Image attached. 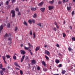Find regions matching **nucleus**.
I'll return each mask as SVG.
<instances>
[{"mask_svg":"<svg viewBox=\"0 0 75 75\" xmlns=\"http://www.w3.org/2000/svg\"><path fill=\"white\" fill-rule=\"evenodd\" d=\"M1 62H0V64ZM3 68V65L2 64H1L0 65V68Z\"/></svg>","mask_w":75,"mask_h":75,"instance_id":"obj_37","label":"nucleus"},{"mask_svg":"<svg viewBox=\"0 0 75 75\" xmlns=\"http://www.w3.org/2000/svg\"><path fill=\"white\" fill-rule=\"evenodd\" d=\"M8 40L9 41H11V38H8Z\"/></svg>","mask_w":75,"mask_h":75,"instance_id":"obj_53","label":"nucleus"},{"mask_svg":"<svg viewBox=\"0 0 75 75\" xmlns=\"http://www.w3.org/2000/svg\"><path fill=\"white\" fill-rule=\"evenodd\" d=\"M4 37L5 38H7V37H8V35L7 33H6L5 35L4 36Z\"/></svg>","mask_w":75,"mask_h":75,"instance_id":"obj_14","label":"nucleus"},{"mask_svg":"<svg viewBox=\"0 0 75 75\" xmlns=\"http://www.w3.org/2000/svg\"><path fill=\"white\" fill-rule=\"evenodd\" d=\"M32 23H35V21L34 19L32 20Z\"/></svg>","mask_w":75,"mask_h":75,"instance_id":"obj_43","label":"nucleus"},{"mask_svg":"<svg viewBox=\"0 0 75 75\" xmlns=\"http://www.w3.org/2000/svg\"><path fill=\"white\" fill-rule=\"evenodd\" d=\"M63 36V37H65L66 36V34L64 33H62Z\"/></svg>","mask_w":75,"mask_h":75,"instance_id":"obj_29","label":"nucleus"},{"mask_svg":"<svg viewBox=\"0 0 75 75\" xmlns=\"http://www.w3.org/2000/svg\"><path fill=\"white\" fill-rule=\"evenodd\" d=\"M65 72H66V71H65V70H62V74H65Z\"/></svg>","mask_w":75,"mask_h":75,"instance_id":"obj_13","label":"nucleus"},{"mask_svg":"<svg viewBox=\"0 0 75 75\" xmlns=\"http://www.w3.org/2000/svg\"><path fill=\"white\" fill-rule=\"evenodd\" d=\"M3 25H1L0 26V30H3Z\"/></svg>","mask_w":75,"mask_h":75,"instance_id":"obj_12","label":"nucleus"},{"mask_svg":"<svg viewBox=\"0 0 75 75\" xmlns=\"http://www.w3.org/2000/svg\"><path fill=\"white\" fill-rule=\"evenodd\" d=\"M24 58H25V55H23L22 57L21 60V62H23V60H24Z\"/></svg>","mask_w":75,"mask_h":75,"instance_id":"obj_5","label":"nucleus"},{"mask_svg":"<svg viewBox=\"0 0 75 75\" xmlns=\"http://www.w3.org/2000/svg\"><path fill=\"white\" fill-rule=\"evenodd\" d=\"M23 44H21V47H23Z\"/></svg>","mask_w":75,"mask_h":75,"instance_id":"obj_60","label":"nucleus"},{"mask_svg":"<svg viewBox=\"0 0 75 75\" xmlns=\"http://www.w3.org/2000/svg\"><path fill=\"white\" fill-rule=\"evenodd\" d=\"M0 69H2V71H4V72L5 71H6V69L5 68H0Z\"/></svg>","mask_w":75,"mask_h":75,"instance_id":"obj_24","label":"nucleus"},{"mask_svg":"<svg viewBox=\"0 0 75 75\" xmlns=\"http://www.w3.org/2000/svg\"><path fill=\"white\" fill-rule=\"evenodd\" d=\"M45 54H46V55H48L50 54V52H49L47 50H45Z\"/></svg>","mask_w":75,"mask_h":75,"instance_id":"obj_6","label":"nucleus"},{"mask_svg":"<svg viewBox=\"0 0 75 75\" xmlns=\"http://www.w3.org/2000/svg\"><path fill=\"white\" fill-rule=\"evenodd\" d=\"M28 57L27 56H26L25 57V60H27L28 59Z\"/></svg>","mask_w":75,"mask_h":75,"instance_id":"obj_45","label":"nucleus"},{"mask_svg":"<svg viewBox=\"0 0 75 75\" xmlns=\"http://www.w3.org/2000/svg\"><path fill=\"white\" fill-rule=\"evenodd\" d=\"M23 24H24V25H26V26H27L28 25H27V23L25 21H24L23 22Z\"/></svg>","mask_w":75,"mask_h":75,"instance_id":"obj_18","label":"nucleus"},{"mask_svg":"<svg viewBox=\"0 0 75 75\" xmlns=\"http://www.w3.org/2000/svg\"><path fill=\"white\" fill-rule=\"evenodd\" d=\"M7 26L8 28H10V23H7Z\"/></svg>","mask_w":75,"mask_h":75,"instance_id":"obj_22","label":"nucleus"},{"mask_svg":"<svg viewBox=\"0 0 75 75\" xmlns=\"http://www.w3.org/2000/svg\"><path fill=\"white\" fill-rule=\"evenodd\" d=\"M11 12V13L12 14V17H15V16H16L15 11L14 10H12Z\"/></svg>","mask_w":75,"mask_h":75,"instance_id":"obj_1","label":"nucleus"},{"mask_svg":"<svg viewBox=\"0 0 75 75\" xmlns=\"http://www.w3.org/2000/svg\"><path fill=\"white\" fill-rule=\"evenodd\" d=\"M69 28H70L71 30H72V26H70L69 27Z\"/></svg>","mask_w":75,"mask_h":75,"instance_id":"obj_51","label":"nucleus"},{"mask_svg":"<svg viewBox=\"0 0 75 75\" xmlns=\"http://www.w3.org/2000/svg\"><path fill=\"white\" fill-rule=\"evenodd\" d=\"M33 38H35V32L33 33Z\"/></svg>","mask_w":75,"mask_h":75,"instance_id":"obj_30","label":"nucleus"},{"mask_svg":"<svg viewBox=\"0 0 75 75\" xmlns=\"http://www.w3.org/2000/svg\"><path fill=\"white\" fill-rule=\"evenodd\" d=\"M43 71H47V69H46V68H44L43 69Z\"/></svg>","mask_w":75,"mask_h":75,"instance_id":"obj_40","label":"nucleus"},{"mask_svg":"<svg viewBox=\"0 0 75 75\" xmlns=\"http://www.w3.org/2000/svg\"><path fill=\"white\" fill-rule=\"evenodd\" d=\"M63 3H65L66 1H65V0H62Z\"/></svg>","mask_w":75,"mask_h":75,"instance_id":"obj_59","label":"nucleus"},{"mask_svg":"<svg viewBox=\"0 0 75 75\" xmlns=\"http://www.w3.org/2000/svg\"><path fill=\"white\" fill-rule=\"evenodd\" d=\"M14 65H15V66H17V67H19L20 68L21 67L17 63V62H15L14 63Z\"/></svg>","mask_w":75,"mask_h":75,"instance_id":"obj_8","label":"nucleus"},{"mask_svg":"<svg viewBox=\"0 0 75 75\" xmlns=\"http://www.w3.org/2000/svg\"><path fill=\"white\" fill-rule=\"evenodd\" d=\"M72 40L73 41H75V38H72Z\"/></svg>","mask_w":75,"mask_h":75,"instance_id":"obj_42","label":"nucleus"},{"mask_svg":"<svg viewBox=\"0 0 75 75\" xmlns=\"http://www.w3.org/2000/svg\"><path fill=\"white\" fill-rule=\"evenodd\" d=\"M43 4V2H41V3H40L38 4V5L39 6H42Z\"/></svg>","mask_w":75,"mask_h":75,"instance_id":"obj_10","label":"nucleus"},{"mask_svg":"<svg viewBox=\"0 0 75 75\" xmlns=\"http://www.w3.org/2000/svg\"><path fill=\"white\" fill-rule=\"evenodd\" d=\"M36 16H37V15L36 13H35L33 16V18H35V17H36Z\"/></svg>","mask_w":75,"mask_h":75,"instance_id":"obj_35","label":"nucleus"},{"mask_svg":"<svg viewBox=\"0 0 75 75\" xmlns=\"http://www.w3.org/2000/svg\"><path fill=\"white\" fill-rule=\"evenodd\" d=\"M4 62L5 63V64H7V62H6V60H4Z\"/></svg>","mask_w":75,"mask_h":75,"instance_id":"obj_62","label":"nucleus"},{"mask_svg":"<svg viewBox=\"0 0 75 75\" xmlns=\"http://www.w3.org/2000/svg\"><path fill=\"white\" fill-rule=\"evenodd\" d=\"M11 7V6H10L9 5L8 6V8H10V7Z\"/></svg>","mask_w":75,"mask_h":75,"instance_id":"obj_58","label":"nucleus"},{"mask_svg":"<svg viewBox=\"0 0 75 75\" xmlns=\"http://www.w3.org/2000/svg\"><path fill=\"white\" fill-rule=\"evenodd\" d=\"M42 65L44 66H45L46 65V64H45V62L44 61H42Z\"/></svg>","mask_w":75,"mask_h":75,"instance_id":"obj_16","label":"nucleus"},{"mask_svg":"<svg viewBox=\"0 0 75 75\" xmlns=\"http://www.w3.org/2000/svg\"><path fill=\"white\" fill-rule=\"evenodd\" d=\"M40 46H38L35 48V51H38V50H40Z\"/></svg>","mask_w":75,"mask_h":75,"instance_id":"obj_7","label":"nucleus"},{"mask_svg":"<svg viewBox=\"0 0 75 75\" xmlns=\"http://www.w3.org/2000/svg\"><path fill=\"white\" fill-rule=\"evenodd\" d=\"M15 10L16 11H19V9H18V8L17 7L16 8Z\"/></svg>","mask_w":75,"mask_h":75,"instance_id":"obj_33","label":"nucleus"},{"mask_svg":"<svg viewBox=\"0 0 75 75\" xmlns=\"http://www.w3.org/2000/svg\"><path fill=\"white\" fill-rule=\"evenodd\" d=\"M30 10H28L27 11V12L28 13H29V12H30Z\"/></svg>","mask_w":75,"mask_h":75,"instance_id":"obj_61","label":"nucleus"},{"mask_svg":"<svg viewBox=\"0 0 75 75\" xmlns=\"http://www.w3.org/2000/svg\"><path fill=\"white\" fill-rule=\"evenodd\" d=\"M74 13H75V12H74V11H73L71 13L72 15H73L74 14Z\"/></svg>","mask_w":75,"mask_h":75,"instance_id":"obj_49","label":"nucleus"},{"mask_svg":"<svg viewBox=\"0 0 75 75\" xmlns=\"http://www.w3.org/2000/svg\"><path fill=\"white\" fill-rule=\"evenodd\" d=\"M53 75H59L58 74H54Z\"/></svg>","mask_w":75,"mask_h":75,"instance_id":"obj_64","label":"nucleus"},{"mask_svg":"<svg viewBox=\"0 0 75 75\" xmlns=\"http://www.w3.org/2000/svg\"><path fill=\"white\" fill-rule=\"evenodd\" d=\"M56 28H59V26H58V25H56Z\"/></svg>","mask_w":75,"mask_h":75,"instance_id":"obj_57","label":"nucleus"},{"mask_svg":"<svg viewBox=\"0 0 75 75\" xmlns=\"http://www.w3.org/2000/svg\"><path fill=\"white\" fill-rule=\"evenodd\" d=\"M31 63L32 64H35L36 63V61L35 60H31Z\"/></svg>","mask_w":75,"mask_h":75,"instance_id":"obj_9","label":"nucleus"},{"mask_svg":"<svg viewBox=\"0 0 75 75\" xmlns=\"http://www.w3.org/2000/svg\"><path fill=\"white\" fill-rule=\"evenodd\" d=\"M49 10H51L52 9L54 8V6H48Z\"/></svg>","mask_w":75,"mask_h":75,"instance_id":"obj_2","label":"nucleus"},{"mask_svg":"<svg viewBox=\"0 0 75 75\" xmlns=\"http://www.w3.org/2000/svg\"><path fill=\"white\" fill-rule=\"evenodd\" d=\"M31 10H32V11H35L36 10H37V8H31Z\"/></svg>","mask_w":75,"mask_h":75,"instance_id":"obj_11","label":"nucleus"},{"mask_svg":"<svg viewBox=\"0 0 75 75\" xmlns=\"http://www.w3.org/2000/svg\"><path fill=\"white\" fill-rule=\"evenodd\" d=\"M29 34L30 35H33V32L32 30H30L29 32Z\"/></svg>","mask_w":75,"mask_h":75,"instance_id":"obj_27","label":"nucleus"},{"mask_svg":"<svg viewBox=\"0 0 75 75\" xmlns=\"http://www.w3.org/2000/svg\"><path fill=\"white\" fill-rule=\"evenodd\" d=\"M45 57L47 60H48V59H49V58L47 56H45Z\"/></svg>","mask_w":75,"mask_h":75,"instance_id":"obj_38","label":"nucleus"},{"mask_svg":"<svg viewBox=\"0 0 75 75\" xmlns=\"http://www.w3.org/2000/svg\"><path fill=\"white\" fill-rule=\"evenodd\" d=\"M24 49L26 50H29V49H28V47H27L25 46H24Z\"/></svg>","mask_w":75,"mask_h":75,"instance_id":"obj_25","label":"nucleus"},{"mask_svg":"<svg viewBox=\"0 0 75 75\" xmlns=\"http://www.w3.org/2000/svg\"><path fill=\"white\" fill-rule=\"evenodd\" d=\"M71 7H69L68 6H67V10H68V11H69V10H71Z\"/></svg>","mask_w":75,"mask_h":75,"instance_id":"obj_20","label":"nucleus"},{"mask_svg":"<svg viewBox=\"0 0 75 75\" xmlns=\"http://www.w3.org/2000/svg\"><path fill=\"white\" fill-rule=\"evenodd\" d=\"M45 10V8H40V10L42 13H44V12Z\"/></svg>","mask_w":75,"mask_h":75,"instance_id":"obj_3","label":"nucleus"},{"mask_svg":"<svg viewBox=\"0 0 75 75\" xmlns=\"http://www.w3.org/2000/svg\"><path fill=\"white\" fill-rule=\"evenodd\" d=\"M15 1H16L15 0H11L12 3H15Z\"/></svg>","mask_w":75,"mask_h":75,"instance_id":"obj_46","label":"nucleus"},{"mask_svg":"<svg viewBox=\"0 0 75 75\" xmlns=\"http://www.w3.org/2000/svg\"><path fill=\"white\" fill-rule=\"evenodd\" d=\"M37 69L38 71L40 70V68L39 67H38L37 68Z\"/></svg>","mask_w":75,"mask_h":75,"instance_id":"obj_54","label":"nucleus"},{"mask_svg":"<svg viewBox=\"0 0 75 75\" xmlns=\"http://www.w3.org/2000/svg\"><path fill=\"white\" fill-rule=\"evenodd\" d=\"M18 16H20V15H21V13H20V12H19L18 13Z\"/></svg>","mask_w":75,"mask_h":75,"instance_id":"obj_55","label":"nucleus"},{"mask_svg":"<svg viewBox=\"0 0 75 75\" xmlns=\"http://www.w3.org/2000/svg\"><path fill=\"white\" fill-rule=\"evenodd\" d=\"M69 51H71V50H72V48L71 47H69L68 48Z\"/></svg>","mask_w":75,"mask_h":75,"instance_id":"obj_50","label":"nucleus"},{"mask_svg":"<svg viewBox=\"0 0 75 75\" xmlns=\"http://www.w3.org/2000/svg\"><path fill=\"white\" fill-rule=\"evenodd\" d=\"M25 53V51L21 50V54H22V55H24Z\"/></svg>","mask_w":75,"mask_h":75,"instance_id":"obj_4","label":"nucleus"},{"mask_svg":"<svg viewBox=\"0 0 75 75\" xmlns=\"http://www.w3.org/2000/svg\"><path fill=\"white\" fill-rule=\"evenodd\" d=\"M58 3L59 4H61L62 3V2L61 1H58Z\"/></svg>","mask_w":75,"mask_h":75,"instance_id":"obj_32","label":"nucleus"},{"mask_svg":"<svg viewBox=\"0 0 75 75\" xmlns=\"http://www.w3.org/2000/svg\"><path fill=\"white\" fill-rule=\"evenodd\" d=\"M5 58H6V56H2L3 59V60H4V61L5 60Z\"/></svg>","mask_w":75,"mask_h":75,"instance_id":"obj_36","label":"nucleus"},{"mask_svg":"<svg viewBox=\"0 0 75 75\" xmlns=\"http://www.w3.org/2000/svg\"><path fill=\"white\" fill-rule=\"evenodd\" d=\"M18 30V28L17 27H15V31H17Z\"/></svg>","mask_w":75,"mask_h":75,"instance_id":"obj_41","label":"nucleus"},{"mask_svg":"<svg viewBox=\"0 0 75 75\" xmlns=\"http://www.w3.org/2000/svg\"><path fill=\"white\" fill-rule=\"evenodd\" d=\"M54 24L55 25H57V23L56 22H54Z\"/></svg>","mask_w":75,"mask_h":75,"instance_id":"obj_52","label":"nucleus"},{"mask_svg":"<svg viewBox=\"0 0 75 75\" xmlns=\"http://www.w3.org/2000/svg\"><path fill=\"white\" fill-rule=\"evenodd\" d=\"M28 45L29 46H30V47H32V48H33V45H31L30 44V43H28Z\"/></svg>","mask_w":75,"mask_h":75,"instance_id":"obj_34","label":"nucleus"},{"mask_svg":"<svg viewBox=\"0 0 75 75\" xmlns=\"http://www.w3.org/2000/svg\"><path fill=\"white\" fill-rule=\"evenodd\" d=\"M13 59H14L15 60H16V56L14 55L13 56Z\"/></svg>","mask_w":75,"mask_h":75,"instance_id":"obj_28","label":"nucleus"},{"mask_svg":"<svg viewBox=\"0 0 75 75\" xmlns=\"http://www.w3.org/2000/svg\"><path fill=\"white\" fill-rule=\"evenodd\" d=\"M28 50L29 51V52L30 53L31 52V50H30V49H29Z\"/></svg>","mask_w":75,"mask_h":75,"instance_id":"obj_56","label":"nucleus"},{"mask_svg":"<svg viewBox=\"0 0 75 75\" xmlns=\"http://www.w3.org/2000/svg\"><path fill=\"white\" fill-rule=\"evenodd\" d=\"M8 3H9L8 1H6V5H8Z\"/></svg>","mask_w":75,"mask_h":75,"instance_id":"obj_39","label":"nucleus"},{"mask_svg":"<svg viewBox=\"0 0 75 75\" xmlns=\"http://www.w3.org/2000/svg\"><path fill=\"white\" fill-rule=\"evenodd\" d=\"M56 47H58L59 48V44H57Z\"/></svg>","mask_w":75,"mask_h":75,"instance_id":"obj_44","label":"nucleus"},{"mask_svg":"<svg viewBox=\"0 0 75 75\" xmlns=\"http://www.w3.org/2000/svg\"><path fill=\"white\" fill-rule=\"evenodd\" d=\"M6 56L7 58H10L11 57H10V55H6Z\"/></svg>","mask_w":75,"mask_h":75,"instance_id":"obj_26","label":"nucleus"},{"mask_svg":"<svg viewBox=\"0 0 75 75\" xmlns=\"http://www.w3.org/2000/svg\"><path fill=\"white\" fill-rule=\"evenodd\" d=\"M55 62L57 64H58L59 62V59H56L55 60Z\"/></svg>","mask_w":75,"mask_h":75,"instance_id":"obj_15","label":"nucleus"},{"mask_svg":"<svg viewBox=\"0 0 75 75\" xmlns=\"http://www.w3.org/2000/svg\"><path fill=\"white\" fill-rule=\"evenodd\" d=\"M28 23H29V24H31L32 23V20L30 19V20H29L28 21Z\"/></svg>","mask_w":75,"mask_h":75,"instance_id":"obj_23","label":"nucleus"},{"mask_svg":"<svg viewBox=\"0 0 75 75\" xmlns=\"http://www.w3.org/2000/svg\"><path fill=\"white\" fill-rule=\"evenodd\" d=\"M59 67H62V64H60L58 65Z\"/></svg>","mask_w":75,"mask_h":75,"instance_id":"obj_48","label":"nucleus"},{"mask_svg":"<svg viewBox=\"0 0 75 75\" xmlns=\"http://www.w3.org/2000/svg\"><path fill=\"white\" fill-rule=\"evenodd\" d=\"M37 25H39V27H41V23H39L37 24Z\"/></svg>","mask_w":75,"mask_h":75,"instance_id":"obj_19","label":"nucleus"},{"mask_svg":"<svg viewBox=\"0 0 75 75\" xmlns=\"http://www.w3.org/2000/svg\"><path fill=\"white\" fill-rule=\"evenodd\" d=\"M47 45H45V46H44V47H45V48H46V47H47Z\"/></svg>","mask_w":75,"mask_h":75,"instance_id":"obj_63","label":"nucleus"},{"mask_svg":"<svg viewBox=\"0 0 75 75\" xmlns=\"http://www.w3.org/2000/svg\"><path fill=\"white\" fill-rule=\"evenodd\" d=\"M53 30L54 31H56V30H57V28H53Z\"/></svg>","mask_w":75,"mask_h":75,"instance_id":"obj_47","label":"nucleus"},{"mask_svg":"<svg viewBox=\"0 0 75 75\" xmlns=\"http://www.w3.org/2000/svg\"><path fill=\"white\" fill-rule=\"evenodd\" d=\"M0 74L1 75H3V71L2 70H1L0 71Z\"/></svg>","mask_w":75,"mask_h":75,"instance_id":"obj_21","label":"nucleus"},{"mask_svg":"<svg viewBox=\"0 0 75 75\" xmlns=\"http://www.w3.org/2000/svg\"><path fill=\"white\" fill-rule=\"evenodd\" d=\"M20 72L21 75H23V71H22L20 70Z\"/></svg>","mask_w":75,"mask_h":75,"instance_id":"obj_31","label":"nucleus"},{"mask_svg":"<svg viewBox=\"0 0 75 75\" xmlns=\"http://www.w3.org/2000/svg\"><path fill=\"white\" fill-rule=\"evenodd\" d=\"M54 1V0H52V1H50L49 3H50V4H52Z\"/></svg>","mask_w":75,"mask_h":75,"instance_id":"obj_17","label":"nucleus"}]
</instances>
